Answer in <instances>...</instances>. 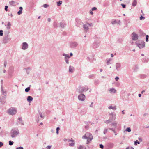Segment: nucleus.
<instances>
[{"mask_svg":"<svg viewBox=\"0 0 149 149\" xmlns=\"http://www.w3.org/2000/svg\"><path fill=\"white\" fill-rule=\"evenodd\" d=\"M19 133L17 129H12L10 132L11 136L12 138H14Z\"/></svg>","mask_w":149,"mask_h":149,"instance_id":"nucleus-1","label":"nucleus"},{"mask_svg":"<svg viewBox=\"0 0 149 149\" xmlns=\"http://www.w3.org/2000/svg\"><path fill=\"white\" fill-rule=\"evenodd\" d=\"M17 111V109L15 108L11 107L8 109V112L10 114L13 115L16 113Z\"/></svg>","mask_w":149,"mask_h":149,"instance_id":"nucleus-2","label":"nucleus"},{"mask_svg":"<svg viewBox=\"0 0 149 149\" xmlns=\"http://www.w3.org/2000/svg\"><path fill=\"white\" fill-rule=\"evenodd\" d=\"M93 137L92 135L89 132H87L84 135L82 136V139H88Z\"/></svg>","mask_w":149,"mask_h":149,"instance_id":"nucleus-3","label":"nucleus"},{"mask_svg":"<svg viewBox=\"0 0 149 149\" xmlns=\"http://www.w3.org/2000/svg\"><path fill=\"white\" fill-rule=\"evenodd\" d=\"M9 33V32L7 33L5 36L3 38V42L4 43H6L9 40L8 36Z\"/></svg>","mask_w":149,"mask_h":149,"instance_id":"nucleus-4","label":"nucleus"},{"mask_svg":"<svg viewBox=\"0 0 149 149\" xmlns=\"http://www.w3.org/2000/svg\"><path fill=\"white\" fill-rule=\"evenodd\" d=\"M63 56H65L64 59L66 63L68 64L69 63V59L70 58L69 54L63 53Z\"/></svg>","mask_w":149,"mask_h":149,"instance_id":"nucleus-5","label":"nucleus"},{"mask_svg":"<svg viewBox=\"0 0 149 149\" xmlns=\"http://www.w3.org/2000/svg\"><path fill=\"white\" fill-rule=\"evenodd\" d=\"M136 44L137 45L140 49L142 48L145 46V43L144 41H142L140 43L136 42Z\"/></svg>","mask_w":149,"mask_h":149,"instance_id":"nucleus-6","label":"nucleus"},{"mask_svg":"<svg viewBox=\"0 0 149 149\" xmlns=\"http://www.w3.org/2000/svg\"><path fill=\"white\" fill-rule=\"evenodd\" d=\"M88 89V87L87 86H85V87L84 88L82 87L81 89L79 90V93H82L84 92H86L87 91Z\"/></svg>","mask_w":149,"mask_h":149,"instance_id":"nucleus-7","label":"nucleus"},{"mask_svg":"<svg viewBox=\"0 0 149 149\" xmlns=\"http://www.w3.org/2000/svg\"><path fill=\"white\" fill-rule=\"evenodd\" d=\"M132 39L133 40H136L138 38V36L134 32H133L132 34Z\"/></svg>","mask_w":149,"mask_h":149,"instance_id":"nucleus-8","label":"nucleus"},{"mask_svg":"<svg viewBox=\"0 0 149 149\" xmlns=\"http://www.w3.org/2000/svg\"><path fill=\"white\" fill-rule=\"evenodd\" d=\"M78 97L79 100L83 101L85 98V96L83 94H81L78 95Z\"/></svg>","mask_w":149,"mask_h":149,"instance_id":"nucleus-9","label":"nucleus"},{"mask_svg":"<svg viewBox=\"0 0 149 149\" xmlns=\"http://www.w3.org/2000/svg\"><path fill=\"white\" fill-rule=\"evenodd\" d=\"M22 49L23 50L26 49L28 47V45L26 42H23L22 45Z\"/></svg>","mask_w":149,"mask_h":149,"instance_id":"nucleus-10","label":"nucleus"},{"mask_svg":"<svg viewBox=\"0 0 149 149\" xmlns=\"http://www.w3.org/2000/svg\"><path fill=\"white\" fill-rule=\"evenodd\" d=\"M70 47L71 48L76 47L78 45V44L76 42H72L70 43Z\"/></svg>","mask_w":149,"mask_h":149,"instance_id":"nucleus-11","label":"nucleus"},{"mask_svg":"<svg viewBox=\"0 0 149 149\" xmlns=\"http://www.w3.org/2000/svg\"><path fill=\"white\" fill-rule=\"evenodd\" d=\"M109 115L110 116V120L112 121H113L116 119V116L115 113H111L109 114Z\"/></svg>","mask_w":149,"mask_h":149,"instance_id":"nucleus-12","label":"nucleus"},{"mask_svg":"<svg viewBox=\"0 0 149 149\" xmlns=\"http://www.w3.org/2000/svg\"><path fill=\"white\" fill-rule=\"evenodd\" d=\"M99 46V42H98L95 41L93 44L91 45L93 48H97Z\"/></svg>","mask_w":149,"mask_h":149,"instance_id":"nucleus-13","label":"nucleus"},{"mask_svg":"<svg viewBox=\"0 0 149 149\" xmlns=\"http://www.w3.org/2000/svg\"><path fill=\"white\" fill-rule=\"evenodd\" d=\"M72 142V143H69V146L71 147H73L75 145V142L74 140L73 139H72V138H71V139H68V142Z\"/></svg>","mask_w":149,"mask_h":149,"instance_id":"nucleus-14","label":"nucleus"},{"mask_svg":"<svg viewBox=\"0 0 149 149\" xmlns=\"http://www.w3.org/2000/svg\"><path fill=\"white\" fill-rule=\"evenodd\" d=\"M77 23L76 24V26L78 27H80L81 25L82 26L83 23L81 22L80 20L78 19L76 21Z\"/></svg>","mask_w":149,"mask_h":149,"instance_id":"nucleus-15","label":"nucleus"},{"mask_svg":"<svg viewBox=\"0 0 149 149\" xmlns=\"http://www.w3.org/2000/svg\"><path fill=\"white\" fill-rule=\"evenodd\" d=\"M114 144L111 143H108L107 144V146L109 149L112 148L114 146Z\"/></svg>","mask_w":149,"mask_h":149,"instance_id":"nucleus-16","label":"nucleus"},{"mask_svg":"<svg viewBox=\"0 0 149 149\" xmlns=\"http://www.w3.org/2000/svg\"><path fill=\"white\" fill-rule=\"evenodd\" d=\"M83 27V28L85 31H86L87 30H88V26L86 24H83L82 25Z\"/></svg>","mask_w":149,"mask_h":149,"instance_id":"nucleus-17","label":"nucleus"},{"mask_svg":"<svg viewBox=\"0 0 149 149\" xmlns=\"http://www.w3.org/2000/svg\"><path fill=\"white\" fill-rule=\"evenodd\" d=\"M33 99V97L30 96H28L27 99V101L29 102H31L32 101Z\"/></svg>","mask_w":149,"mask_h":149,"instance_id":"nucleus-18","label":"nucleus"},{"mask_svg":"<svg viewBox=\"0 0 149 149\" xmlns=\"http://www.w3.org/2000/svg\"><path fill=\"white\" fill-rule=\"evenodd\" d=\"M5 26H7L6 28L8 30H9L10 29V26H11V25L10 22H8V23L7 25H5Z\"/></svg>","mask_w":149,"mask_h":149,"instance_id":"nucleus-19","label":"nucleus"},{"mask_svg":"<svg viewBox=\"0 0 149 149\" xmlns=\"http://www.w3.org/2000/svg\"><path fill=\"white\" fill-rule=\"evenodd\" d=\"M19 10L17 12V14L18 15H20L22 13V11L23 10V8L22 7H20L19 8Z\"/></svg>","mask_w":149,"mask_h":149,"instance_id":"nucleus-20","label":"nucleus"},{"mask_svg":"<svg viewBox=\"0 0 149 149\" xmlns=\"http://www.w3.org/2000/svg\"><path fill=\"white\" fill-rule=\"evenodd\" d=\"M60 26L61 28H64L65 26L66 25L65 23L62 22H61L60 23Z\"/></svg>","mask_w":149,"mask_h":149,"instance_id":"nucleus-21","label":"nucleus"},{"mask_svg":"<svg viewBox=\"0 0 149 149\" xmlns=\"http://www.w3.org/2000/svg\"><path fill=\"white\" fill-rule=\"evenodd\" d=\"M116 68L117 70L121 67V65L119 63H117L116 65Z\"/></svg>","mask_w":149,"mask_h":149,"instance_id":"nucleus-22","label":"nucleus"},{"mask_svg":"<svg viewBox=\"0 0 149 149\" xmlns=\"http://www.w3.org/2000/svg\"><path fill=\"white\" fill-rule=\"evenodd\" d=\"M93 139V137H91V138H90V139H87V141L86 142V144H89L90 142L91 141V140Z\"/></svg>","mask_w":149,"mask_h":149,"instance_id":"nucleus-23","label":"nucleus"},{"mask_svg":"<svg viewBox=\"0 0 149 149\" xmlns=\"http://www.w3.org/2000/svg\"><path fill=\"white\" fill-rule=\"evenodd\" d=\"M77 148L78 149H86V147L85 146L80 145Z\"/></svg>","mask_w":149,"mask_h":149,"instance_id":"nucleus-24","label":"nucleus"},{"mask_svg":"<svg viewBox=\"0 0 149 149\" xmlns=\"http://www.w3.org/2000/svg\"><path fill=\"white\" fill-rule=\"evenodd\" d=\"M137 4V0H134L132 3V5L133 6L135 7L136 5Z\"/></svg>","mask_w":149,"mask_h":149,"instance_id":"nucleus-25","label":"nucleus"},{"mask_svg":"<svg viewBox=\"0 0 149 149\" xmlns=\"http://www.w3.org/2000/svg\"><path fill=\"white\" fill-rule=\"evenodd\" d=\"M109 91L111 93H115L116 92V90L114 88L110 89Z\"/></svg>","mask_w":149,"mask_h":149,"instance_id":"nucleus-26","label":"nucleus"},{"mask_svg":"<svg viewBox=\"0 0 149 149\" xmlns=\"http://www.w3.org/2000/svg\"><path fill=\"white\" fill-rule=\"evenodd\" d=\"M108 108L110 109H112L115 110L116 109V106H115L114 107H112L111 106H110L108 107Z\"/></svg>","mask_w":149,"mask_h":149,"instance_id":"nucleus-27","label":"nucleus"},{"mask_svg":"<svg viewBox=\"0 0 149 149\" xmlns=\"http://www.w3.org/2000/svg\"><path fill=\"white\" fill-rule=\"evenodd\" d=\"M53 27L55 28H57L58 27V24L56 22H54L53 23Z\"/></svg>","mask_w":149,"mask_h":149,"instance_id":"nucleus-28","label":"nucleus"},{"mask_svg":"<svg viewBox=\"0 0 149 149\" xmlns=\"http://www.w3.org/2000/svg\"><path fill=\"white\" fill-rule=\"evenodd\" d=\"M139 32L140 34L141 35H142L143 36H144L146 35V34L144 33L143 31L141 30H139Z\"/></svg>","mask_w":149,"mask_h":149,"instance_id":"nucleus-29","label":"nucleus"},{"mask_svg":"<svg viewBox=\"0 0 149 149\" xmlns=\"http://www.w3.org/2000/svg\"><path fill=\"white\" fill-rule=\"evenodd\" d=\"M1 92L3 93V95H4L3 96V98H5V97L6 95V92L4 91L2 88L1 89Z\"/></svg>","mask_w":149,"mask_h":149,"instance_id":"nucleus-30","label":"nucleus"},{"mask_svg":"<svg viewBox=\"0 0 149 149\" xmlns=\"http://www.w3.org/2000/svg\"><path fill=\"white\" fill-rule=\"evenodd\" d=\"M31 86V85H30L29 86V87H27L25 89V91L26 92H29L30 90V87Z\"/></svg>","mask_w":149,"mask_h":149,"instance_id":"nucleus-31","label":"nucleus"},{"mask_svg":"<svg viewBox=\"0 0 149 149\" xmlns=\"http://www.w3.org/2000/svg\"><path fill=\"white\" fill-rule=\"evenodd\" d=\"M72 66L70 65L69 67V72H70L72 73L73 72V70L71 68Z\"/></svg>","mask_w":149,"mask_h":149,"instance_id":"nucleus-32","label":"nucleus"},{"mask_svg":"<svg viewBox=\"0 0 149 149\" xmlns=\"http://www.w3.org/2000/svg\"><path fill=\"white\" fill-rule=\"evenodd\" d=\"M139 76L142 78H144L146 77V75L145 74H141Z\"/></svg>","mask_w":149,"mask_h":149,"instance_id":"nucleus-33","label":"nucleus"},{"mask_svg":"<svg viewBox=\"0 0 149 149\" xmlns=\"http://www.w3.org/2000/svg\"><path fill=\"white\" fill-rule=\"evenodd\" d=\"M111 120L110 119L108 120H107L105 121L104 122L105 123H106L107 124L110 123L111 122Z\"/></svg>","mask_w":149,"mask_h":149,"instance_id":"nucleus-34","label":"nucleus"},{"mask_svg":"<svg viewBox=\"0 0 149 149\" xmlns=\"http://www.w3.org/2000/svg\"><path fill=\"white\" fill-rule=\"evenodd\" d=\"M62 2L61 1H59L57 2V5L58 6H60L61 4H62Z\"/></svg>","mask_w":149,"mask_h":149,"instance_id":"nucleus-35","label":"nucleus"},{"mask_svg":"<svg viewBox=\"0 0 149 149\" xmlns=\"http://www.w3.org/2000/svg\"><path fill=\"white\" fill-rule=\"evenodd\" d=\"M138 68L139 67L137 65H135V68L134 69V70L135 71H137Z\"/></svg>","mask_w":149,"mask_h":149,"instance_id":"nucleus-36","label":"nucleus"},{"mask_svg":"<svg viewBox=\"0 0 149 149\" xmlns=\"http://www.w3.org/2000/svg\"><path fill=\"white\" fill-rule=\"evenodd\" d=\"M9 3L11 5H12L13 4L15 3V2L12 0L9 1Z\"/></svg>","mask_w":149,"mask_h":149,"instance_id":"nucleus-37","label":"nucleus"},{"mask_svg":"<svg viewBox=\"0 0 149 149\" xmlns=\"http://www.w3.org/2000/svg\"><path fill=\"white\" fill-rule=\"evenodd\" d=\"M13 143H14V142L13 141H10V140L9 141V145H10V146L13 145Z\"/></svg>","mask_w":149,"mask_h":149,"instance_id":"nucleus-38","label":"nucleus"},{"mask_svg":"<svg viewBox=\"0 0 149 149\" xmlns=\"http://www.w3.org/2000/svg\"><path fill=\"white\" fill-rule=\"evenodd\" d=\"M125 131H127L129 132H130L131 131V129H130V127H127L126 129L125 130Z\"/></svg>","mask_w":149,"mask_h":149,"instance_id":"nucleus-39","label":"nucleus"},{"mask_svg":"<svg viewBox=\"0 0 149 149\" xmlns=\"http://www.w3.org/2000/svg\"><path fill=\"white\" fill-rule=\"evenodd\" d=\"M117 125V123L116 122H114L111 124L112 125L115 126V128H116Z\"/></svg>","mask_w":149,"mask_h":149,"instance_id":"nucleus-40","label":"nucleus"},{"mask_svg":"<svg viewBox=\"0 0 149 149\" xmlns=\"http://www.w3.org/2000/svg\"><path fill=\"white\" fill-rule=\"evenodd\" d=\"M149 36L148 35H146V40L147 42L148 41Z\"/></svg>","mask_w":149,"mask_h":149,"instance_id":"nucleus-41","label":"nucleus"},{"mask_svg":"<svg viewBox=\"0 0 149 149\" xmlns=\"http://www.w3.org/2000/svg\"><path fill=\"white\" fill-rule=\"evenodd\" d=\"M60 128L58 127H57V128L56 129V133H57V134H58L59 133L58 131H59V130H60Z\"/></svg>","mask_w":149,"mask_h":149,"instance_id":"nucleus-42","label":"nucleus"},{"mask_svg":"<svg viewBox=\"0 0 149 149\" xmlns=\"http://www.w3.org/2000/svg\"><path fill=\"white\" fill-rule=\"evenodd\" d=\"M108 131V129H105L104 132L103 133L104 134H106Z\"/></svg>","mask_w":149,"mask_h":149,"instance_id":"nucleus-43","label":"nucleus"},{"mask_svg":"<svg viewBox=\"0 0 149 149\" xmlns=\"http://www.w3.org/2000/svg\"><path fill=\"white\" fill-rule=\"evenodd\" d=\"M99 147L100 148L103 149L104 148V146L102 144H100L99 145Z\"/></svg>","mask_w":149,"mask_h":149,"instance_id":"nucleus-44","label":"nucleus"},{"mask_svg":"<svg viewBox=\"0 0 149 149\" xmlns=\"http://www.w3.org/2000/svg\"><path fill=\"white\" fill-rule=\"evenodd\" d=\"M137 143L139 144L140 143V142L138 141L137 140L136 141L134 142V144L136 145H137Z\"/></svg>","mask_w":149,"mask_h":149,"instance_id":"nucleus-45","label":"nucleus"},{"mask_svg":"<svg viewBox=\"0 0 149 149\" xmlns=\"http://www.w3.org/2000/svg\"><path fill=\"white\" fill-rule=\"evenodd\" d=\"M145 19V17H143L142 15H141L140 17V20H142V19L143 20Z\"/></svg>","mask_w":149,"mask_h":149,"instance_id":"nucleus-46","label":"nucleus"},{"mask_svg":"<svg viewBox=\"0 0 149 149\" xmlns=\"http://www.w3.org/2000/svg\"><path fill=\"white\" fill-rule=\"evenodd\" d=\"M8 7L7 6H6L5 7V10L6 11H8Z\"/></svg>","mask_w":149,"mask_h":149,"instance_id":"nucleus-47","label":"nucleus"},{"mask_svg":"<svg viewBox=\"0 0 149 149\" xmlns=\"http://www.w3.org/2000/svg\"><path fill=\"white\" fill-rule=\"evenodd\" d=\"M99 83V81L98 80H95V84H98Z\"/></svg>","mask_w":149,"mask_h":149,"instance_id":"nucleus-48","label":"nucleus"},{"mask_svg":"<svg viewBox=\"0 0 149 149\" xmlns=\"http://www.w3.org/2000/svg\"><path fill=\"white\" fill-rule=\"evenodd\" d=\"M97 9V8L95 7H93L92 8V11H94L96 10Z\"/></svg>","mask_w":149,"mask_h":149,"instance_id":"nucleus-49","label":"nucleus"},{"mask_svg":"<svg viewBox=\"0 0 149 149\" xmlns=\"http://www.w3.org/2000/svg\"><path fill=\"white\" fill-rule=\"evenodd\" d=\"M49 5L47 4H44L43 5V6L45 8H47V7H48Z\"/></svg>","mask_w":149,"mask_h":149,"instance_id":"nucleus-50","label":"nucleus"},{"mask_svg":"<svg viewBox=\"0 0 149 149\" xmlns=\"http://www.w3.org/2000/svg\"><path fill=\"white\" fill-rule=\"evenodd\" d=\"M111 60V59H109L107 60V65L109 64V63H110Z\"/></svg>","mask_w":149,"mask_h":149,"instance_id":"nucleus-51","label":"nucleus"},{"mask_svg":"<svg viewBox=\"0 0 149 149\" xmlns=\"http://www.w3.org/2000/svg\"><path fill=\"white\" fill-rule=\"evenodd\" d=\"M3 35V31L2 30H0V36H2Z\"/></svg>","mask_w":149,"mask_h":149,"instance_id":"nucleus-52","label":"nucleus"},{"mask_svg":"<svg viewBox=\"0 0 149 149\" xmlns=\"http://www.w3.org/2000/svg\"><path fill=\"white\" fill-rule=\"evenodd\" d=\"M52 146H48L46 148L48 149H50L51 147H52Z\"/></svg>","mask_w":149,"mask_h":149,"instance_id":"nucleus-53","label":"nucleus"},{"mask_svg":"<svg viewBox=\"0 0 149 149\" xmlns=\"http://www.w3.org/2000/svg\"><path fill=\"white\" fill-rule=\"evenodd\" d=\"M121 6H122L123 8H125L126 7V5L125 4H123V3H122L121 4Z\"/></svg>","mask_w":149,"mask_h":149,"instance_id":"nucleus-54","label":"nucleus"},{"mask_svg":"<svg viewBox=\"0 0 149 149\" xmlns=\"http://www.w3.org/2000/svg\"><path fill=\"white\" fill-rule=\"evenodd\" d=\"M112 24H114L115 23H117V21L116 20H114L112 22Z\"/></svg>","mask_w":149,"mask_h":149,"instance_id":"nucleus-55","label":"nucleus"},{"mask_svg":"<svg viewBox=\"0 0 149 149\" xmlns=\"http://www.w3.org/2000/svg\"><path fill=\"white\" fill-rule=\"evenodd\" d=\"M126 149H134L132 147H128Z\"/></svg>","mask_w":149,"mask_h":149,"instance_id":"nucleus-56","label":"nucleus"},{"mask_svg":"<svg viewBox=\"0 0 149 149\" xmlns=\"http://www.w3.org/2000/svg\"><path fill=\"white\" fill-rule=\"evenodd\" d=\"M16 149H24L22 147H17L16 148Z\"/></svg>","mask_w":149,"mask_h":149,"instance_id":"nucleus-57","label":"nucleus"},{"mask_svg":"<svg viewBox=\"0 0 149 149\" xmlns=\"http://www.w3.org/2000/svg\"><path fill=\"white\" fill-rule=\"evenodd\" d=\"M93 77H94V74H90V75H89V78H91Z\"/></svg>","mask_w":149,"mask_h":149,"instance_id":"nucleus-58","label":"nucleus"},{"mask_svg":"<svg viewBox=\"0 0 149 149\" xmlns=\"http://www.w3.org/2000/svg\"><path fill=\"white\" fill-rule=\"evenodd\" d=\"M109 129L112 130V131H113V132L115 131V129H114V128H109Z\"/></svg>","mask_w":149,"mask_h":149,"instance_id":"nucleus-59","label":"nucleus"},{"mask_svg":"<svg viewBox=\"0 0 149 149\" xmlns=\"http://www.w3.org/2000/svg\"><path fill=\"white\" fill-rule=\"evenodd\" d=\"M7 63V62L6 61H5L4 63V65L5 67L6 66Z\"/></svg>","mask_w":149,"mask_h":149,"instance_id":"nucleus-60","label":"nucleus"},{"mask_svg":"<svg viewBox=\"0 0 149 149\" xmlns=\"http://www.w3.org/2000/svg\"><path fill=\"white\" fill-rule=\"evenodd\" d=\"M3 143L2 142H0V148L3 145Z\"/></svg>","mask_w":149,"mask_h":149,"instance_id":"nucleus-61","label":"nucleus"},{"mask_svg":"<svg viewBox=\"0 0 149 149\" xmlns=\"http://www.w3.org/2000/svg\"><path fill=\"white\" fill-rule=\"evenodd\" d=\"M119 77H116L115 78L116 80L117 81H118V80H119Z\"/></svg>","mask_w":149,"mask_h":149,"instance_id":"nucleus-62","label":"nucleus"},{"mask_svg":"<svg viewBox=\"0 0 149 149\" xmlns=\"http://www.w3.org/2000/svg\"><path fill=\"white\" fill-rule=\"evenodd\" d=\"M93 102H91V104L90 105V107H92L93 105Z\"/></svg>","mask_w":149,"mask_h":149,"instance_id":"nucleus-63","label":"nucleus"},{"mask_svg":"<svg viewBox=\"0 0 149 149\" xmlns=\"http://www.w3.org/2000/svg\"><path fill=\"white\" fill-rule=\"evenodd\" d=\"M19 123L21 124L22 125H24V123L23 121H21V122H19Z\"/></svg>","mask_w":149,"mask_h":149,"instance_id":"nucleus-64","label":"nucleus"}]
</instances>
